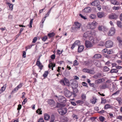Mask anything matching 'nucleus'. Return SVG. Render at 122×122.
<instances>
[{
    "label": "nucleus",
    "instance_id": "bb28decb",
    "mask_svg": "<svg viewBox=\"0 0 122 122\" xmlns=\"http://www.w3.org/2000/svg\"><path fill=\"white\" fill-rule=\"evenodd\" d=\"M101 57V56L100 54H95L94 56L93 57L95 59H99Z\"/></svg>",
    "mask_w": 122,
    "mask_h": 122
},
{
    "label": "nucleus",
    "instance_id": "c756f323",
    "mask_svg": "<svg viewBox=\"0 0 122 122\" xmlns=\"http://www.w3.org/2000/svg\"><path fill=\"white\" fill-rule=\"evenodd\" d=\"M48 103L50 105H52L54 103V102L53 100H49L47 101Z\"/></svg>",
    "mask_w": 122,
    "mask_h": 122
},
{
    "label": "nucleus",
    "instance_id": "20e7f679",
    "mask_svg": "<svg viewBox=\"0 0 122 122\" xmlns=\"http://www.w3.org/2000/svg\"><path fill=\"white\" fill-rule=\"evenodd\" d=\"M71 86L72 89L75 88L74 90H77L76 88L78 86V83L77 81L75 80H73L71 84Z\"/></svg>",
    "mask_w": 122,
    "mask_h": 122
},
{
    "label": "nucleus",
    "instance_id": "3c124183",
    "mask_svg": "<svg viewBox=\"0 0 122 122\" xmlns=\"http://www.w3.org/2000/svg\"><path fill=\"white\" fill-rule=\"evenodd\" d=\"M41 39L43 41H45L47 39V38L46 36H45L42 37Z\"/></svg>",
    "mask_w": 122,
    "mask_h": 122
},
{
    "label": "nucleus",
    "instance_id": "680f3d73",
    "mask_svg": "<svg viewBox=\"0 0 122 122\" xmlns=\"http://www.w3.org/2000/svg\"><path fill=\"white\" fill-rule=\"evenodd\" d=\"M73 78L75 79L76 80H78L79 79V77L76 76H74Z\"/></svg>",
    "mask_w": 122,
    "mask_h": 122
},
{
    "label": "nucleus",
    "instance_id": "58836bf2",
    "mask_svg": "<svg viewBox=\"0 0 122 122\" xmlns=\"http://www.w3.org/2000/svg\"><path fill=\"white\" fill-rule=\"evenodd\" d=\"M55 120V116L54 115H51L50 122H54Z\"/></svg>",
    "mask_w": 122,
    "mask_h": 122
},
{
    "label": "nucleus",
    "instance_id": "72a5a7b5",
    "mask_svg": "<svg viewBox=\"0 0 122 122\" xmlns=\"http://www.w3.org/2000/svg\"><path fill=\"white\" fill-rule=\"evenodd\" d=\"M89 17L92 19H94L96 17V15L94 14H92L89 15Z\"/></svg>",
    "mask_w": 122,
    "mask_h": 122
},
{
    "label": "nucleus",
    "instance_id": "4d7b16f0",
    "mask_svg": "<svg viewBox=\"0 0 122 122\" xmlns=\"http://www.w3.org/2000/svg\"><path fill=\"white\" fill-rule=\"evenodd\" d=\"M21 105L19 104L18 106V107L17 108V110L18 111H19L21 109Z\"/></svg>",
    "mask_w": 122,
    "mask_h": 122
},
{
    "label": "nucleus",
    "instance_id": "f704fd0d",
    "mask_svg": "<svg viewBox=\"0 0 122 122\" xmlns=\"http://www.w3.org/2000/svg\"><path fill=\"white\" fill-rule=\"evenodd\" d=\"M118 70L117 69H112L110 71V72L111 73H117L118 72Z\"/></svg>",
    "mask_w": 122,
    "mask_h": 122
},
{
    "label": "nucleus",
    "instance_id": "423d86ee",
    "mask_svg": "<svg viewBox=\"0 0 122 122\" xmlns=\"http://www.w3.org/2000/svg\"><path fill=\"white\" fill-rule=\"evenodd\" d=\"M81 99L76 101V103L79 105H81L84 103V95L82 94L81 96Z\"/></svg>",
    "mask_w": 122,
    "mask_h": 122
},
{
    "label": "nucleus",
    "instance_id": "6ab92c4d",
    "mask_svg": "<svg viewBox=\"0 0 122 122\" xmlns=\"http://www.w3.org/2000/svg\"><path fill=\"white\" fill-rule=\"evenodd\" d=\"M55 64L51 63L48 65V67L50 68H51L52 70H53V67H55Z\"/></svg>",
    "mask_w": 122,
    "mask_h": 122
},
{
    "label": "nucleus",
    "instance_id": "c9c22d12",
    "mask_svg": "<svg viewBox=\"0 0 122 122\" xmlns=\"http://www.w3.org/2000/svg\"><path fill=\"white\" fill-rule=\"evenodd\" d=\"M74 44H75V45L76 46H79V45L80 44V42L78 40L76 41L75 42Z\"/></svg>",
    "mask_w": 122,
    "mask_h": 122
},
{
    "label": "nucleus",
    "instance_id": "f03ea898",
    "mask_svg": "<svg viewBox=\"0 0 122 122\" xmlns=\"http://www.w3.org/2000/svg\"><path fill=\"white\" fill-rule=\"evenodd\" d=\"M59 82L63 86L66 85L68 86H69L70 84L69 81L65 77L60 80Z\"/></svg>",
    "mask_w": 122,
    "mask_h": 122
},
{
    "label": "nucleus",
    "instance_id": "49530a36",
    "mask_svg": "<svg viewBox=\"0 0 122 122\" xmlns=\"http://www.w3.org/2000/svg\"><path fill=\"white\" fill-rule=\"evenodd\" d=\"M120 9V7L119 6L115 7L114 6L112 8V9L113 10H118Z\"/></svg>",
    "mask_w": 122,
    "mask_h": 122
},
{
    "label": "nucleus",
    "instance_id": "de8ad7c7",
    "mask_svg": "<svg viewBox=\"0 0 122 122\" xmlns=\"http://www.w3.org/2000/svg\"><path fill=\"white\" fill-rule=\"evenodd\" d=\"M33 19H31L30 20L29 24V27L30 28H31L32 27V25L33 23Z\"/></svg>",
    "mask_w": 122,
    "mask_h": 122
},
{
    "label": "nucleus",
    "instance_id": "864d4df0",
    "mask_svg": "<svg viewBox=\"0 0 122 122\" xmlns=\"http://www.w3.org/2000/svg\"><path fill=\"white\" fill-rule=\"evenodd\" d=\"M37 40V38L36 37L34 38L33 40L32 41L33 43H35Z\"/></svg>",
    "mask_w": 122,
    "mask_h": 122
},
{
    "label": "nucleus",
    "instance_id": "9d476101",
    "mask_svg": "<svg viewBox=\"0 0 122 122\" xmlns=\"http://www.w3.org/2000/svg\"><path fill=\"white\" fill-rule=\"evenodd\" d=\"M64 94L65 96L68 97H70L72 95V93L70 92L68 90L65 91L64 92Z\"/></svg>",
    "mask_w": 122,
    "mask_h": 122
},
{
    "label": "nucleus",
    "instance_id": "9b49d317",
    "mask_svg": "<svg viewBox=\"0 0 122 122\" xmlns=\"http://www.w3.org/2000/svg\"><path fill=\"white\" fill-rule=\"evenodd\" d=\"M98 29L100 31L104 32L107 30V29L106 27L102 26H99L98 27Z\"/></svg>",
    "mask_w": 122,
    "mask_h": 122
},
{
    "label": "nucleus",
    "instance_id": "09e8293b",
    "mask_svg": "<svg viewBox=\"0 0 122 122\" xmlns=\"http://www.w3.org/2000/svg\"><path fill=\"white\" fill-rule=\"evenodd\" d=\"M99 119H100V120L102 122H103L105 119V118L103 117L102 116H100L99 117Z\"/></svg>",
    "mask_w": 122,
    "mask_h": 122
},
{
    "label": "nucleus",
    "instance_id": "338daca9",
    "mask_svg": "<svg viewBox=\"0 0 122 122\" xmlns=\"http://www.w3.org/2000/svg\"><path fill=\"white\" fill-rule=\"evenodd\" d=\"M71 102V104L73 106H75L76 105V104L74 102Z\"/></svg>",
    "mask_w": 122,
    "mask_h": 122
},
{
    "label": "nucleus",
    "instance_id": "5fc2aeb1",
    "mask_svg": "<svg viewBox=\"0 0 122 122\" xmlns=\"http://www.w3.org/2000/svg\"><path fill=\"white\" fill-rule=\"evenodd\" d=\"M38 122H44V121L42 118H40L39 119Z\"/></svg>",
    "mask_w": 122,
    "mask_h": 122
},
{
    "label": "nucleus",
    "instance_id": "473e14b6",
    "mask_svg": "<svg viewBox=\"0 0 122 122\" xmlns=\"http://www.w3.org/2000/svg\"><path fill=\"white\" fill-rule=\"evenodd\" d=\"M97 31H96L94 30H92L91 32V33H90L91 35H92V36H95L96 35V32H97Z\"/></svg>",
    "mask_w": 122,
    "mask_h": 122
},
{
    "label": "nucleus",
    "instance_id": "cd10ccee",
    "mask_svg": "<svg viewBox=\"0 0 122 122\" xmlns=\"http://www.w3.org/2000/svg\"><path fill=\"white\" fill-rule=\"evenodd\" d=\"M108 86V85L107 84L103 85L102 86H101L100 87V88L102 89H105Z\"/></svg>",
    "mask_w": 122,
    "mask_h": 122
},
{
    "label": "nucleus",
    "instance_id": "393cba45",
    "mask_svg": "<svg viewBox=\"0 0 122 122\" xmlns=\"http://www.w3.org/2000/svg\"><path fill=\"white\" fill-rule=\"evenodd\" d=\"M112 108V106L108 104L106 105L104 107L105 109H107L109 108Z\"/></svg>",
    "mask_w": 122,
    "mask_h": 122
},
{
    "label": "nucleus",
    "instance_id": "603ef678",
    "mask_svg": "<svg viewBox=\"0 0 122 122\" xmlns=\"http://www.w3.org/2000/svg\"><path fill=\"white\" fill-rule=\"evenodd\" d=\"M84 64L86 66H88L90 65V63L89 61H87L84 62Z\"/></svg>",
    "mask_w": 122,
    "mask_h": 122
},
{
    "label": "nucleus",
    "instance_id": "e2e57ef3",
    "mask_svg": "<svg viewBox=\"0 0 122 122\" xmlns=\"http://www.w3.org/2000/svg\"><path fill=\"white\" fill-rule=\"evenodd\" d=\"M46 18L44 17L42 18V20H41V23L42 24H43Z\"/></svg>",
    "mask_w": 122,
    "mask_h": 122
},
{
    "label": "nucleus",
    "instance_id": "a211bd4d",
    "mask_svg": "<svg viewBox=\"0 0 122 122\" xmlns=\"http://www.w3.org/2000/svg\"><path fill=\"white\" fill-rule=\"evenodd\" d=\"M97 15L98 18H101L104 17L105 15L103 12H99L97 13Z\"/></svg>",
    "mask_w": 122,
    "mask_h": 122
},
{
    "label": "nucleus",
    "instance_id": "dca6fc26",
    "mask_svg": "<svg viewBox=\"0 0 122 122\" xmlns=\"http://www.w3.org/2000/svg\"><path fill=\"white\" fill-rule=\"evenodd\" d=\"M118 17V16L115 14H112L109 16V17L111 19H116Z\"/></svg>",
    "mask_w": 122,
    "mask_h": 122
},
{
    "label": "nucleus",
    "instance_id": "37998d69",
    "mask_svg": "<svg viewBox=\"0 0 122 122\" xmlns=\"http://www.w3.org/2000/svg\"><path fill=\"white\" fill-rule=\"evenodd\" d=\"M117 26L119 27H121L122 26V24L120 21H117Z\"/></svg>",
    "mask_w": 122,
    "mask_h": 122
},
{
    "label": "nucleus",
    "instance_id": "2eb2a0df",
    "mask_svg": "<svg viewBox=\"0 0 122 122\" xmlns=\"http://www.w3.org/2000/svg\"><path fill=\"white\" fill-rule=\"evenodd\" d=\"M36 65L38 66L41 70H42L43 66L40 62H36Z\"/></svg>",
    "mask_w": 122,
    "mask_h": 122
},
{
    "label": "nucleus",
    "instance_id": "f257e3e1",
    "mask_svg": "<svg viewBox=\"0 0 122 122\" xmlns=\"http://www.w3.org/2000/svg\"><path fill=\"white\" fill-rule=\"evenodd\" d=\"M97 24V22L93 21L91 23H89L87 25L86 27L88 28L94 29L96 28Z\"/></svg>",
    "mask_w": 122,
    "mask_h": 122
},
{
    "label": "nucleus",
    "instance_id": "f8f14e48",
    "mask_svg": "<svg viewBox=\"0 0 122 122\" xmlns=\"http://www.w3.org/2000/svg\"><path fill=\"white\" fill-rule=\"evenodd\" d=\"M85 45L87 48H90L93 46L91 42L88 41H86Z\"/></svg>",
    "mask_w": 122,
    "mask_h": 122
},
{
    "label": "nucleus",
    "instance_id": "7c9ffc66",
    "mask_svg": "<svg viewBox=\"0 0 122 122\" xmlns=\"http://www.w3.org/2000/svg\"><path fill=\"white\" fill-rule=\"evenodd\" d=\"M97 100V99L96 98H93V99L91 100V103L93 104H95L96 102V101Z\"/></svg>",
    "mask_w": 122,
    "mask_h": 122
},
{
    "label": "nucleus",
    "instance_id": "7ed1b4c3",
    "mask_svg": "<svg viewBox=\"0 0 122 122\" xmlns=\"http://www.w3.org/2000/svg\"><path fill=\"white\" fill-rule=\"evenodd\" d=\"M58 111L59 114L63 115L67 113V109L66 107H62L58 110Z\"/></svg>",
    "mask_w": 122,
    "mask_h": 122
},
{
    "label": "nucleus",
    "instance_id": "c85d7f7f",
    "mask_svg": "<svg viewBox=\"0 0 122 122\" xmlns=\"http://www.w3.org/2000/svg\"><path fill=\"white\" fill-rule=\"evenodd\" d=\"M117 39L119 42V45H122V40L119 37H117Z\"/></svg>",
    "mask_w": 122,
    "mask_h": 122
},
{
    "label": "nucleus",
    "instance_id": "b1692460",
    "mask_svg": "<svg viewBox=\"0 0 122 122\" xmlns=\"http://www.w3.org/2000/svg\"><path fill=\"white\" fill-rule=\"evenodd\" d=\"M94 64L97 67H99L100 66V62L97 61H94Z\"/></svg>",
    "mask_w": 122,
    "mask_h": 122
},
{
    "label": "nucleus",
    "instance_id": "774afa93",
    "mask_svg": "<svg viewBox=\"0 0 122 122\" xmlns=\"http://www.w3.org/2000/svg\"><path fill=\"white\" fill-rule=\"evenodd\" d=\"M105 112V111L104 110H102L101 111L98 112L99 113L102 114L104 113Z\"/></svg>",
    "mask_w": 122,
    "mask_h": 122
},
{
    "label": "nucleus",
    "instance_id": "8fccbe9b",
    "mask_svg": "<svg viewBox=\"0 0 122 122\" xmlns=\"http://www.w3.org/2000/svg\"><path fill=\"white\" fill-rule=\"evenodd\" d=\"M109 70V68L107 66H105L103 68V70L104 71H107Z\"/></svg>",
    "mask_w": 122,
    "mask_h": 122
},
{
    "label": "nucleus",
    "instance_id": "052dcab7",
    "mask_svg": "<svg viewBox=\"0 0 122 122\" xmlns=\"http://www.w3.org/2000/svg\"><path fill=\"white\" fill-rule=\"evenodd\" d=\"M23 57L25 58L26 57V52L25 51H24L23 52Z\"/></svg>",
    "mask_w": 122,
    "mask_h": 122
},
{
    "label": "nucleus",
    "instance_id": "a18cd8bd",
    "mask_svg": "<svg viewBox=\"0 0 122 122\" xmlns=\"http://www.w3.org/2000/svg\"><path fill=\"white\" fill-rule=\"evenodd\" d=\"M72 117L74 119H77L78 118L77 116L75 114H73L72 116Z\"/></svg>",
    "mask_w": 122,
    "mask_h": 122
},
{
    "label": "nucleus",
    "instance_id": "412c9836",
    "mask_svg": "<svg viewBox=\"0 0 122 122\" xmlns=\"http://www.w3.org/2000/svg\"><path fill=\"white\" fill-rule=\"evenodd\" d=\"M50 118V116L47 113H45L44 115V119L45 120H48Z\"/></svg>",
    "mask_w": 122,
    "mask_h": 122
},
{
    "label": "nucleus",
    "instance_id": "39448f33",
    "mask_svg": "<svg viewBox=\"0 0 122 122\" xmlns=\"http://www.w3.org/2000/svg\"><path fill=\"white\" fill-rule=\"evenodd\" d=\"M55 97L57 98L59 101L60 102L63 103L66 102V99L62 96H59L58 97L56 96Z\"/></svg>",
    "mask_w": 122,
    "mask_h": 122
},
{
    "label": "nucleus",
    "instance_id": "5701e85b",
    "mask_svg": "<svg viewBox=\"0 0 122 122\" xmlns=\"http://www.w3.org/2000/svg\"><path fill=\"white\" fill-rule=\"evenodd\" d=\"M110 2L112 4L114 5H118V3L117 1L115 0H110Z\"/></svg>",
    "mask_w": 122,
    "mask_h": 122
},
{
    "label": "nucleus",
    "instance_id": "a19ab883",
    "mask_svg": "<svg viewBox=\"0 0 122 122\" xmlns=\"http://www.w3.org/2000/svg\"><path fill=\"white\" fill-rule=\"evenodd\" d=\"M6 87V85H4L1 87L0 91H1V92H3L5 90Z\"/></svg>",
    "mask_w": 122,
    "mask_h": 122
},
{
    "label": "nucleus",
    "instance_id": "ea45409f",
    "mask_svg": "<svg viewBox=\"0 0 122 122\" xmlns=\"http://www.w3.org/2000/svg\"><path fill=\"white\" fill-rule=\"evenodd\" d=\"M78 62L76 60H75L73 61L74 66H77L78 65Z\"/></svg>",
    "mask_w": 122,
    "mask_h": 122
},
{
    "label": "nucleus",
    "instance_id": "1a4fd4ad",
    "mask_svg": "<svg viewBox=\"0 0 122 122\" xmlns=\"http://www.w3.org/2000/svg\"><path fill=\"white\" fill-rule=\"evenodd\" d=\"M115 30L114 28H112L110 29L108 34L109 36H112L114 35L115 33Z\"/></svg>",
    "mask_w": 122,
    "mask_h": 122
},
{
    "label": "nucleus",
    "instance_id": "2f4dec72",
    "mask_svg": "<svg viewBox=\"0 0 122 122\" xmlns=\"http://www.w3.org/2000/svg\"><path fill=\"white\" fill-rule=\"evenodd\" d=\"M76 28H75V27H72L71 28V31L72 32H76L77 30Z\"/></svg>",
    "mask_w": 122,
    "mask_h": 122
},
{
    "label": "nucleus",
    "instance_id": "bf43d9fd",
    "mask_svg": "<svg viewBox=\"0 0 122 122\" xmlns=\"http://www.w3.org/2000/svg\"><path fill=\"white\" fill-rule=\"evenodd\" d=\"M57 53L58 54L60 55L62 53V52L59 50H57Z\"/></svg>",
    "mask_w": 122,
    "mask_h": 122
},
{
    "label": "nucleus",
    "instance_id": "79ce46f5",
    "mask_svg": "<svg viewBox=\"0 0 122 122\" xmlns=\"http://www.w3.org/2000/svg\"><path fill=\"white\" fill-rule=\"evenodd\" d=\"M36 112L38 113L39 114H42V111L41 110V109L39 108L36 111Z\"/></svg>",
    "mask_w": 122,
    "mask_h": 122
},
{
    "label": "nucleus",
    "instance_id": "aec40b11",
    "mask_svg": "<svg viewBox=\"0 0 122 122\" xmlns=\"http://www.w3.org/2000/svg\"><path fill=\"white\" fill-rule=\"evenodd\" d=\"M91 7H88L84 8V11L86 13H89L91 11Z\"/></svg>",
    "mask_w": 122,
    "mask_h": 122
},
{
    "label": "nucleus",
    "instance_id": "0eeeda50",
    "mask_svg": "<svg viewBox=\"0 0 122 122\" xmlns=\"http://www.w3.org/2000/svg\"><path fill=\"white\" fill-rule=\"evenodd\" d=\"M23 83H20L12 91V92H17L19 89L21 88L22 86Z\"/></svg>",
    "mask_w": 122,
    "mask_h": 122
},
{
    "label": "nucleus",
    "instance_id": "a878e982",
    "mask_svg": "<svg viewBox=\"0 0 122 122\" xmlns=\"http://www.w3.org/2000/svg\"><path fill=\"white\" fill-rule=\"evenodd\" d=\"M6 4L8 5L10 8V9L12 10L13 9V5L8 2L6 3Z\"/></svg>",
    "mask_w": 122,
    "mask_h": 122
},
{
    "label": "nucleus",
    "instance_id": "69168bd1",
    "mask_svg": "<svg viewBox=\"0 0 122 122\" xmlns=\"http://www.w3.org/2000/svg\"><path fill=\"white\" fill-rule=\"evenodd\" d=\"M26 102V98H25L23 100V102H22V104L23 105Z\"/></svg>",
    "mask_w": 122,
    "mask_h": 122
},
{
    "label": "nucleus",
    "instance_id": "4c0bfd02",
    "mask_svg": "<svg viewBox=\"0 0 122 122\" xmlns=\"http://www.w3.org/2000/svg\"><path fill=\"white\" fill-rule=\"evenodd\" d=\"M55 33L54 32L50 33L48 34V35L49 37H51L55 35Z\"/></svg>",
    "mask_w": 122,
    "mask_h": 122
},
{
    "label": "nucleus",
    "instance_id": "4468645a",
    "mask_svg": "<svg viewBox=\"0 0 122 122\" xmlns=\"http://www.w3.org/2000/svg\"><path fill=\"white\" fill-rule=\"evenodd\" d=\"M75 27L76 29H78L80 28L81 26V24L80 23L78 22H76L74 23Z\"/></svg>",
    "mask_w": 122,
    "mask_h": 122
},
{
    "label": "nucleus",
    "instance_id": "13d9d810",
    "mask_svg": "<svg viewBox=\"0 0 122 122\" xmlns=\"http://www.w3.org/2000/svg\"><path fill=\"white\" fill-rule=\"evenodd\" d=\"M119 90L117 91L116 92L113 93L112 94V95H115L118 94L119 93Z\"/></svg>",
    "mask_w": 122,
    "mask_h": 122
},
{
    "label": "nucleus",
    "instance_id": "0e129e2a",
    "mask_svg": "<svg viewBox=\"0 0 122 122\" xmlns=\"http://www.w3.org/2000/svg\"><path fill=\"white\" fill-rule=\"evenodd\" d=\"M55 57V55L53 54L51 56V59H54Z\"/></svg>",
    "mask_w": 122,
    "mask_h": 122
},
{
    "label": "nucleus",
    "instance_id": "ddd939ff",
    "mask_svg": "<svg viewBox=\"0 0 122 122\" xmlns=\"http://www.w3.org/2000/svg\"><path fill=\"white\" fill-rule=\"evenodd\" d=\"M100 3L99 1L98 0H96L91 3V5L94 6H97L99 5Z\"/></svg>",
    "mask_w": 122,
    "mask_h": 122
},
{
    "label": "nucleus",
    "instance_id": "4be33fe9",
    "mask_svg": "<svg viewBox=\"0 0 122 122\" xmlns=\"http://www.w3.org/2000/svg\"><path fill=\"white\" fill-rule=\"evenodd\" d=\"M84 49V47L83 46H79L78 48V51L79 52H81L83 51Z\"/></svg>",
    "mask_w": 122,
    "mask_h": 122
},
{
    "label": "nucleus",
    "instance_id": "6e6552de",
    "mask_svg": "<svg viewBox=\"0 0 122 122\" xmlns=\"http://www.w3.org/2000/svg\"><path fill=\"white\" fill-rule=\"evenodd\" d=\"M113 45L112 42L110 41H107L105 43V46L106 47L109 48L112 47Z\"/></svg>",
    "mask_w": 122,
    "mask_h": 122
},
{
    "label": "nucleus",
    "instance_id": "e433bc0d",
    "mask_svg": "<svg viewBox=\"0 0 122 122\" xmlns=\"http://www.w3.org/2000/svg\"><path fill=\"white\" fill-rule=\"evenodd\" d=\"M117 56L119 58H120L122 59V51L120 53H118L117 54Z\"/></svg>",
    "mask_w": 122,
    "mask_h": 122
},
{
    "label": "nucleus",
    "instance_id": "f3484780",
    "mask_svg": "<svg viewBox=\"0 0 122 122\" xmlns=\"http://www.w3.org/2000/svg\"><path fill=\"white\" fill-rule=\"evenodd\" d=\"M84 72H87L91 74H93L94 73L93 71L87 68H84Z\"/></svg>",
    "mask_w": 122,
    "mask_h": 122
},
{
    "label": "nucleus",
    "instance_id": "6e6d98bb",
    "mask_svg": "<svg viewBox=\"0 0 122 122\" xmlns=\"http://www.w3.org/2000/svg\"><path fill=\"white\" fill-rule=\"evenodd\" d=\"M107 49L105 48L102 51V52L103 53H106L107 52Z\"/></svg>",
    "mask_w": 122,
    "mask_h": 122
},
{
    "label": "nucleus",
    "instance_id": "c03bdc74",
    "mask_svg": "<svg viewBox=\"0 0 122 122\" xmlns=\"http://www.w3.org/2000/svg\"><path fill=\"white\" fill-rule=\"evenodd\" d=\"M48 74V72L47 71H46L43 74V76L45 77H46Z\"/></svg>",
    "mask_w": 122,
    "mask_h": 122
}]
</instances>
